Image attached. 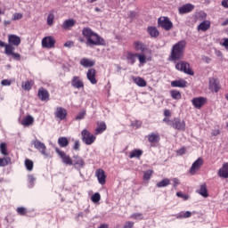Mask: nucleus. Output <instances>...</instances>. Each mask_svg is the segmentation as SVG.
I'll return each mask as SVG.
<instances>
[{
    "mask_svg": "<svg viewBox=\"0 0 228 228\" xmlns=\"http://www.w3.org/2000/svg\"><path fill=\"white\" fill-rule=\"evenodd\" d=\"M20 42V37L9 35L8 44L0 40V47H4V54H6V56H12L16 61H20V53H15V47H19Z\"/></svg>",
    "mask_w": 228,
    "mask_h": 228,
    "instance_id": "nucleus-1",
    "label": "nucleus"
},
{
    "mask_svg": "<svg viewBox=\"0 0 228 228\" xmlns=\"http://www.w3.org/2000/svg\"><path fill=\"white\" fill-rule=\"evenodd\" d=\"M82 35L86 38L87 45H106L104 38L93 31L89 27H86L82 29Z\"/></svg>",
    "mask_w": 228,
    "mask_h": 228,
    "instance_id": "nucleus-2",
    "label": "nucleus"
},
{
    "mask_svg": "<svg viewBox=\"0 0 228 228\" xmlns=\"http://www.w3.org/2000/svg\"><path fill=\"white\" fill-rule=\"evenodd\" d=\"M184 49H186L185 40H181L175 44L169 56L170 61H179V60H183L184 57Z\"/></svg>",
    "mask_w": 228,
    "mask_h": 228,
    "instance_id": "nucleus-3",
    "label": "nucleus"
},
{
    "mask_svg": "<svg viewBox=\"0 0 228 228\" xmlns=\"http://www.w3.org/2000/svg\"><path fill=\"white\" fill-rule=\"evenodd\" d=\"M176 70H180V72H184V74H188L189 76H193L194 72L191 68H190V63L181 61L175 64Z\"/></svg>",
    "mask_w": 228,
    "mask_h": 228,
    "instance_id": "nucleus-4",
    "label": "nucleus"
},
{
    "mask_svg": "<svg viewBox=\"0 0 228 228\" xmlns=\"http://www.w3.org/2000/svg\"><path fill=\"white\" fill-rule=\"evenodd\" d=\"M81 136L82 142L86 143V145H92L93 143L95 142L96 137L87 129L82 130Z\"/></svg>",
    "mask_w": 228,
    "mask_h": 228,
    "instance_id": "nucleus-5",
    "label": "nucleus"
},
{
    "mask_svg": "<svg viewBox=\"0 0 228 228\" xmlns=\"http://www.w3.org/2000/svg\"><path fill=\"white\" fill-rule=\"evenodd\" d=\"M55 152L58 154L59 158L61 159L62 163L64 165H68L69 167H72L74 165V161L72 160V158H70V155H68L65 153V151L60 150V148L56 147L55 148Z\"/></svg>",
    "mask_w": 228,
    "mask_h": 228,
    "instance_id": "nucleus-6",
    "label": "nucleus"
},
{
    "mask_svg": "<svg viewBox=\"0 0 228 228\" xmlns=\"http://www.w3.org/2000/svg\"><path fill=\"white\" fill-rule=\"evenodd\" d=\"M158 25L165 31H170L174 28V23L170 20L168 17H160L158 19Z\"/></svg>",
    "mask_w": 228,
    "mask_h": 228,
    "instance_id": "nucleus-7",
    "label": "nucleus"
},
{
    "mask_svg": "<svg viewBox=\"0 0 228 228\" xmlns=\"http://www.w3.org/2000/svg\"><path fill=\"white\" fill-rule=\"evenodd\" d=\"M171 127L176 131H186V121L181 119V118H174Z\"/></svg>",
    "mask_w": 228,
    "mask_h": 228,
    "instance_id": "nucleus-8",
    "label": "nucleus"
},
{
    "mask_svg": "<svg viewBox=\"0 0 228 228\" xmlns=\"http://www.w3.org/2000/svg\"><path fill=\"white\" fill-rule=\"evenodd\" d=\"M203 165H204V159L202 158H199L197 160H195L192 163L189 170V174H191V175H195V174H197V172H199V170L202 168Z\"/></svg>",
    "mask_w": 228,
    "mask_h": 228,
    "instance_id": "nucleus-9",
    "label": "nucleus"
},
{
    "mask_svg": "<svg viewBox=\"0 0 228 228\" xmlns=\"http://www.w3.org/2000/svg\"><path fill=\"white\" fill-rule=\"evenodd\" d=\"M41 44L44 49H53V47H54L56 45V40L53 37L48 36L42 39Z\"/></svg>",
    "mask_w": 228,
    "mask_h": 228,
    "instance_id": "nucleus-10",
    "label": "nucleus"
},
{
    "mask_svg": "<svg viewBox=\"0 0 228 228\" xmlns=\"http://www.w3.org/2000/svg\"><path fill=\"white\" fill-rule=\"evenodd\" d=\"M220 81H218L217 78L210 77L208 79V90L211 92H215L216 94H218L220 92Z\"/></svg>",
    "mask_w": 228,
    "mask_h": 228,
    "instance_id": "nucleus-11",
    "label": "nucleus"
},
{
    "mask_svg": "<svg viewBox=\"0 0 228 228\" xmlns=\"http://www.w3.org/2000/svg\"><path fill=\"white\" fill-rule=\"evenodd\" d=\"M71 86H73V88H77V90H80V88H85V82H83L81 77L74 76L71 78Z\"/></svg>",
    "mask_w": 228,
    "mask_h": 228,
    "instance_id": "nucleus-12",
    "label": "nucleus"
},
{
    "mask_svg": "<svg viewBox=\"0 0 228 228\" xmlns=\"http://www.w3.org/2000/svg\"><path fill=\"white\" fill-rule=\"evenodd\" d=\"M86 77L91 85H97V70L95 69H89L86 72Z\"/></svg>",
    "mask_w": 228,
    "mask_h": 228,
    "instance_id": "nucleus-13",
    "label": "nucleus"
},
{
    "mask_svg": "<svg viewBox=\"0 0 228 228\" xmlns=\"http://www.w3.org/2000/svg\"><path fill=\"white\" fill-rule=\"evenodd\" d=\"M67 110L63 107H57L54 112L55 118H58L59 120H65L67 118Z\"/></svg>",
    "mask_w": 228,
    "mask_h": 228,
    "instance_id": "nucleus-14",
    "label": "nucleus"
},
{
    "mask_svg": "<svg viewBox=\"0 0 228 228\" xmlns=\"http://www.w3.org/2000/svg\"><path fill=\"white\" fill-rule=\"evenodd\" d=\"M33 145L35 149H37V151H39V152H41V154H43V156H47V147H45V144L44 142L36 139L35 141H33Z\"/></svg>",
    "mask_w": 228,
    "mask_h": 228,
    "instance_id": "nucleus-15",
    "label": "nucleus"
},
{
    "mask_svg": "<svg viewBox=\"0 0 228 228\" xmlns=\"http://www.w3.org/2000/svg\"><path fill=\"white\" fill-rule=\"evenodd\" d=\"M192 105L194 106V108H196L197 110H200V108H202V106H204V104H206V102H208V99L200 96V97H195L191 100Z\"/></svg>",
    "mask_w": 228,
    "mask_h": 228,
    "instance_id": "nucleus-16",
    "label": "nucleus"
},
{
    "mask_svg": "<svg viewBox=\"0 0 228 228\" xmlns=\"http://www.w3.org/2000/svg\"><path fill=\"white\" fill-rule=\"evenodd\" d=\"M95 176L98 179V183L100 184H106V172H104V169L98 168L95 171Z\"/></svg>",
    "mask_w": 228,
    "mask_h": 228,
    "instance_id": "nucleus-17",
    "label": "nucleus"
},
{
    "mask_svg": "<svg viewBox=\"0 0 228 228\" xmlns=\"http://www.w3.org/2000/svg\"><path fill=\"white\" fill-rule=\"evenodd\" d=\"M37 97L40 101H43V102L49 101V97H50L49 91H47V89L44 87H40L37 92Z\"/></svg>",
    "mask_w": 228,
    "mask_h": 228,
    "instance_id": "nucleus-18",
    "label": "nucleus"
},
{
    "mask_svg": "<svg viewBox=\"0 0 228 228\" xmlns=\"http://www.w3.org/2000/svg\"><path fill=\"white\" fill-rule=\"evenodd\" d=\"M80 65L85 69H90L92 67H95V60L88 59V58H82L80 60Z\"/></svg>",
    "mask_w": 228,
    "mask_h": 228,
    "instance_id": "nucleus-19",
    "label": "nucleus"
},
{
    "mask_svg": "<svg viewBox=\"0 0 228 228\" xmlns=\"http://www.w3.org/2000/svg\"><path fill=\"white\" fill-rule=\"evenodd\" d=\"M195 5L191 4H186L181 7H179L178 12L181 15H184V13H190V12H193Z\"/></svg>",
    "mask_w": 228,
    "mask_h": 228,
    "instance_id": "nucleus-20",
    "label": "nucleus"
},
{
    "mask_svg": "<svg viewBox=\"0 0 228 228\" xmlns=\"http://www.w3.org/2000/svg\"><path fill=\"white\" fill-rule=\"evenodd\" d=\"M173 88H186L188 82L184 79L174 80L171 82Z\"/></svg>",
    "mask_w": 228,
    "mask_h": 228,
    "instance_id": "nucleus-21",
    "label": "nucleus"
},
{
    "mask_svg": "<svg viewBox=\"0 0 228 228\" xmlns=\"http://www.w3.org/2000/svg\"><path fill=\"white\" fill-rule=\"evenodd\" d=\"M133 47L135 51H140L141 53H145V51H147V45L143 44L142 41H134L133 43Z\"/></svg>",
    "mask_w": 228,
    "mask_h": 228,
    "instance_id": "nucleus-22",
    "label": "nucleus"
},
{
    "mask_svg": "<svg viewBox=\"0 0 228 228\" xmlns=\"http://www.w3.org/2000/svg\"><path fill=\"white\" fill-rule=\"evenodd\" d=\"M219 177L228 179V163H224L223 167L218 171Z\"/></svg>",
    "mask_w": 228,
    "mask_h": 228,
    "instance_id": "nucleus-23",
    "label": "nucleus"
},
{
    "mask_svg": "<svg viewBox=\"0 0 228 228\" xmlns=\"http://www.w3.org/2000/svg\"><path fill=\"white\" fill-rule=\"evenodd\" d=\"M148 142L150 143H159V141L161 140V137L159 136V134L151 133L148 134Z\"/></svg>",
    "mask_w": 228,
    "mask_h": 228,
    "instance_id": "nucleus-24",
    "label": "nucleus"
},
{
    "mask_svg": "<svg viewBox=\"0 0 228 228\" xmlns=\"http://www.w3.org/2000/svg\"><path fill=\"white\" fill-rule=\"evenodd\" d=\"M73 165L77 166L78 168H83L85 167V160L79 155L73 156Z\"/></svg>",
    "mask_w": 228,
    "mask_h": 228,
    "instance_id": "nucleus-25",
    "label": "nucleus"
},
{
    "mask_svg": "<svg viewBox=\"0 0 228 228\" xmlns=\"http://www.w3.org/2000/svg\"><path fill=\"white\" fill-rule=\"evenodd\" d=\"M106 123L104 121H101L97 123V127L95 129V134H102L104 131L107 129Z\"/></svg>",
    "mask_w": 228,
    "mask_h": 228,
    "instance_id": "nucleus-26",
    "label": "nucleus"
},
{
    "mask_svg": "<svg viewBox=\"0 0 228 228\" xmlns=\"http://www.w3.org/2000/svg\"><path fill=\"white\" fill-rule=\"evenodd\" d=\"M196 191L205 199H208V197H209V193H208V186L206 185V183L201 184L200 190Z\"/></svg>",
    "mask_w": 228,
    "mask_h": 228,
    "instance_id": "nucleus-27",
    "label": "nucleus"
},
{
    "mask_svg": "<svg viewBox=\"0 0 228 228\" xmlns=\"http://www.w3.org/2000/svg\"><path fill=\"white\" fill-rule=\"evenodd\" d=\"M138 58V53H133V52H127L126 60L130 65L136 63V59Z\"/></svg>",
    "mask_w": 228,
    "mask_h": 228,
    "instance_id": "nucleus-28",
    "label": "nucleus"
},
{
    "mask_svg": "<svg viewBox=\"0 0 228 228\" xmlns=\"http://www.w3.org/2000/svg\"><path fill=\"white\" fill-rule=\"evenodd\" d=\"M147 31L152 38H158L159 37V30L156 27H148Z\"/></svg>",
    "mask_w": 228,
    "mask_h": 228,
    "instance_id": "nucleus-29",
    "label": "nucleus"
},
{
    "mask_svg": "<svg viewBox=\"0 0 228 228\" xmlns=\"http://www.w3.org/2000/svg\"><path fill=\"white\" fill-rule=\"evenodd\" d=\"M143 154V151L140 150V149H134V151H132L129 154V158L130 159H133V158H136L137 159H140V158H142Z\"/></svg>",
    "mask_w": 228,
    "mask_h": 228,
    "instance_id": "nucleus-30",
    "label": "nucleus"
},
{
    "mask_svg": "<svg viewBox=\"0 0 228 228\" xmlns=\"http://www.w3.org/2000/svg\"><path fill=\"white\" fill-rule=\"evenodd\" d=\"M211 28V22L205 20L198 26V31H208Z\"/></svg>",
    "mask_w": 228,
    "mask_h": 228,
    "instance_id": "nucleus-31",
    "label": "nucleus"
},
{
    "mask_svg": "<svg viewBox=\"0 0 228 228\" xmlns=\"http://www.w3.org/2000/svg\"><path fill=\"white\" fill-rule=\"evenodd\" d=\"M74 26H76V20L73 19L66 20L62 23L63 29H70V28H74Z\"/></svg>",
    "mask_w": 228,
    "mask_h": 228,
    "instance_id": "nucleus-32",
    "label": "nucleus"
},
{
    "mask_svg": "<svg viewBox=\"0 0 228 228\" xmlns=\"http://www.w3.org/2000/svg\"><path fill=\"white\" fill-rule=\"evenodd\" d=\"M134 83H135V85H137V86H147V81H145V79H143L141 77H133Z\"/></svg>",
    "mask_w": 228,
    "mask_h": 228,
    "instance_id": "nucleus-33",
    "label": "nucleus"
},
{
    "mask_svg": "<svg viewBox=\"0 0 228 228\" xmlns=\"http://www.w3.org/2000/svg\"><path fill=\"white\" fill-rule=\"evenodd\" d=\"M33 122H35L33 116H27L21 120V125L26 126H33Z\"/></svg>",
    "mask_w": 228,
    "mask_h": 228,
    "instance_id": "nucleus-34",
    "label": "nucleus"
},
{
    "mask_svg": "<svg viewBox=\"0 0 228 228\" xmlns=\"http://www.w3.org/2000/svg\"><path fill=\"white\" fill-rule=\"evenodd\" d=\"M170 95L172 99H175V101H179L183 97V95L181 94V92H179L178 90H171Z\"/></svg>",
    "mask_w": 228,
    "mask_h": 228,
    "instance_id": "nucleus-35",
    "label": "nucleus"
},
{
    "mask_svg": "<svg viewBox=\"0 0 228 228\" xmlns=\"http://www.w3.org/2000/svg\"><path fill=\"white\" fill-rule=\"evenodd\" d=\"M58 144L62 148L69 147V139L67 137H59Z\"/></svg>",
    "mask_w": 228,
    "mask_h": 228,
    "instance_id": "nucleus-36",
    "label": "nucleus"
},
{
    "mask_svg": "<svg viewBox=\"0 0 228 228\" xmlns=\"http://www.w3.org/2000/svg\"><path fill=\"white\" fill-rule=\"evenodd\" d=\"M10 163H12V159L10 157L0 158V167H8Z\"/></svg>",
    "mask_w": 228,
    "mask_h": 228,
    "instance_id": "nucleus-37",
    "label": "nucleus"
},
{
    "mask_svg": "<svg viewBox=\"0 0 228 228\" xmlns=\"http://www.w3.org/2000/svg\"><path fill=\"white\" fill-rule=\"evenodd\" d=\"M170 184V179L164 178L162 181L157 183V188H165L167 186H169Z\"/></svg>",
    "mask_w": 228,
    "mask_h": 228,
    "instance_id": "nucleus-38",
    "label": "nucleus"
},
{
    "mask_svg": "<svg viewBox=\"0 0 228 228\" xmlns=\"http://www.w3.org/2000/svg\"><path fill=\"white\" fill-rule=\"evenodd\" d=\"M46 24L47 26H53L54 24V12H50L47 18H46Z\"/></svg>",
    "mask_w": 228,
    "mask_h": 228,
    "instance_id": "nucleus-39",
    "label": "nucleus"
},
{
    "mask_svg": "<svg viewBox=\"0 0 228 228\" xmlns=\"http://www.w3.org/2000/svg\"><path fill=\"white\" fill-rule=\"evenodd\" d=\"M191 216V212L186 211V212H180L178 215H176V218L181 220L183 218H190Z\"/></svg>",
    "mask_w": 228,
    "mask_h": 228,
    "instance_id": "nucleus-40",
    "label": "nucleus"
},
{
    "mask_svg": "<svg viewBox=\"0 0 228 228\" xmlns=\"http://www.w3.org/2000/svg\"><path fill=\"white\" fill-rule=\"evenodd\" d=\"M0 152L3 156H8V146L6 142H2L0 144Z\"/></svg>",
    "mask_w": 228,
    "mask_h": 228,
    "instance_id": "nucleus-41",
    "label": "nucleus"
},
{
    "mask_svg": "<svg viewBox=\"0 0 228 228\" xmlns=\"http://www.w3.org/2000/svg\"><path fill=\"white\" fill-rule=\"evenodd\" d=\"M33 85H34L33 80H30V81L28 80L24 84L21 85V88H23V90L29 91V90H31Z\"/></svg>",
    "mask_w": 228,
    "mask_h": 228,
    "instance_id": "nucleus-42",
    "label": "nucleus"
},
{
    "mask_svg": "<svg viewBox=\"0 0 228 228\" xmlns=\"http://www.w3.org/2000/svg\"><path fill=\"white\" fill-rule=\"evenodd\" d=\"M25 167H26L27 170H28V172H31V170H33V167H34L33 160L26 159H25Z\"/></svg>",
    "mask_w": 228,
    "mask_h": 228,
    "instance_id": "nucleus-43",
    "label": "nucleus"
},
{
    "mask_svg": "<svg viewBox=\"0 0 228 228\" xmlns=\"http://www.w3.org/2000/svg\"><path fill=\"white\" fill-rule=\"evenodd\" d=\"M137 58H138L139 63H141V65H145V63H147V57H145V54L137 53Z\"/></svg>",
    "mask_w": 228,
    "mask_h": 228,
    "instance_id": "nucleus-44",
    "label": "nucleus"
},
{
    "mask_svg": "<svg viewBox=\"0 0 228 228\" xmlns=\"http://www.w3.org/2000/svg\"><path fill=\"white\" fill-rule=\"evenodd\" d=\"M152 174H154V171L152 170H147L143 174V179L144 181H150L151 177H152Z\"/></svg>",
    "mask_w": 228,
    "mask_h": 228,
    "instance_id": "nucleus-45",
    "label": "nucleus"
},
{
    "mask_svg": "<svg viewBox=\"0 0 228 228\" xmlns=\"http://www.w3.org/2000/svg\"><path fill=\"white\" fill-rule=\"evenodd\" d=\"M16 213H18V215H20V216H25V215H27L28 213V210L24 207H20L17 208Z\"/></svg>",
    "mask_w": 228,
    "mask_h": 228,
    "instance_id": "nucleus-46",
    "label": "nucleus"
},
{
    "mask_svg": "<svg viewBox=\"0 0 228 228\" xmlns=\"http://www.w3.org/2000/svg\"><path fill=\"white\" fill-rule=\"evenodd\" d=\"M92 202L94 204H97L101 200V194L99 192H95L92 197H91Z\"/></svg>",
    "mask_w": 228,
    "mask_h": 228,
    "instance_id": "nucleus-47",
    "label": "nucleus"
},
{
    "mask_svg": "<svg viewBox=\"0 0 228 228\" xmlns=\"http://www.w3.org/2000/svg\"><path fill=\"white\" fill-rule=\"evenodd\" d=\"M131 218H134V220H143V215L135 213L131 216Z\"/></svg>",
    "mask_w": 228,
    "mask_h": 228,
    "instance_id": "nucleus-48",
    "label": "nucleus"
},
{
    "mask_svg": "<svg viewBox=\"0 0 228 228\" xmlns=\"http://www.w3.org/2000/svg\"><path fill=\"white\" fill-rule=\"evenodd\" d=\"M23 15L20 12H16L12 15V20H20L22 19Z\"/></svg>",
    "mask_w": 228,
    "mask_h": 228,
    "instance_id": "nucleus-49",
    "label": "nucleus"
},
{
    "mask_svg": "<svg viewBox=\"0 0 228 228\" xmlns=\"http://www.w3.org/2000/svg\"><path fill=\"white\" fill-rule=\"evenodd\" d=\"M176 196H178L180 199H183V200H188V199H190L189 195L183 194L181 191L176 192Z\"/></svg>",
    "mask_w": 228,
    "mask_h": 228,
    "instance_id": "nucleus-50",
    "label": "nucleus"
},
{
    "mask_svg": "<svg viewBox=\"0 0 228 228\" xmlns=\"http://www.w3.org/2000/svg\"><path fill=\"white\" fill-rule=\"evenodd\" d=\"M86 115V110H84L80 113H78V115L76 117V120H83V118H85Z\"/></svg>",
    "mask_w": 228,
    "mask_h": 228,
    "instance_id": "nucleus-51",
    "label": "nucleus"
},
{
    "mask_svg": "<svg viewBox=\"0 0 228 228\" xmlns=\"http://www.w3.org/2000/svg\"><path fill=\"white\" fill-rule=\"evenodd\" d=\"M134 222L133 221H128L126 222L123 228H134Z\"/></svg>",
    "mask_w": 228,
    "mask_h": 228,
    "instance_id": "nucleus-52",
    "label": "nucleus"
},
{
    "mask_svg": "<svg viewBox=\"0 0 228 228\" xmlns=\"http://www.w3.org/2000/svg\"><path fill=\"white\" fill-rule=\"evenodd\" d=\"M2 86H10L12 85V80L4 79L1 81Z\"/></svg>",
    "mask_w": 228,
    "mask_h": 228,
    "instance_id": "nucleus-53",
    "label": "nucleus"
},
{
    "mask_svg": "<svg viewBox=\"0 0 228 228\" xmlns=\"http://www.w3.org/2000/svg\"><path fill=\"white\" fill-rule=\"evenodd\" d=\"M80 147H81V143L79 142V140L75 141V143L73 146L74 151H79Z\"/></svg>",
    "mask_w": 228,
    "mask_h": 228,
    "instance_id": "nucleus-54",
    "label": "nucleus"
},
{
    "mask_svg": "<svg viewBox=\"0 0 228 228\" xmlns=\"http://www.w3.org/2000/svg\"><path fill=\"white\" fill-rule=\"evenodd\" d=\"M176 153L179 155V156H183V154H186V148L183 147L181 149H179Z\"/></svg>",
    "mask_w": 228,
    "mask_h": 228,
    "instance_id": "nucleus-55",
    "label": "nucleus"
},
{
    "mask_svg": "<svg viewBox=\"0 0 228 228\" xmlns=\"http://www.w3.org/2000/svg\"><path fill=\"white\" fill-rule=\"evenodd\" d=\"M223 40L224 42L221 43V45H223V47H224L226 51H228V38H224Z\"/></svg>",
    "mask_w": 228,
    "mask_h": 228,
    "instance_id": "nucleus-56",
    "label": "nucleus"
},
{
    "mask_svg": "<svg viewBox=\"0 0 228 228\" xmlns=\"http://www.w3.org/2000/svg\"><path fill=\"white\" fill-rule=\"evenodd\" d=\"M163 122H165V124H167V126H172V120H170V118H164Z\"/></svg>",
    "mask_w": 228,
    "mask_h": 228,
    "instance_id": "nucleus-57",
    "label": "nucleus"
},
{
    "mask_svg": "<svg viewBox=\"0 0 228 228\" xmlns=\"http://www.w3.org/2000/svg\"><path fill=\"white\" fill-rule=\"evenodd\" d=\"M164 116L167 118L172 117V112L170 111V110H164Z\"/></svg>",
    "mask_w": 228,
    "mask_h": 228,
    "instance_id": "nucleus-58",
    "label": "nucleus"
},
{
    "mask_svg": "<svg viewBox=\"0 0 228 228\" xmlns=\"http://www.w3.org/2000/svg\"><path fill=\"white\" fill-rule=\"evenodd\" d=\"M73 45H74V41H67L64 44V47H73Z\"/></svg>",
    "mask_w": 228,
    "mask_h": 228,
    "instance_id": "nucleus-59",
    "label": "nucleus"
},
{
    "mask_svg": "<svg viewBox=\"0 0 228 228\" xmlns=\"http://www.w3.org/2000/svg\"><path fill=\"white\" fill-rule=\"evenodd\" d=\"M173 183H174V188H177V186H179L180 184L178 178H173Z\"/></svg>",
    "mask_w": 228,
    "mask_h": 228,
    "instance_id": "nucleus-60",
    "label": "nucleus"
},
{
    "mask_svg": "<svg viewBox=\"0 0 228 228\" xmlns=\"http://www.w3.org/2000/svg\"><path fill=\"white\" fill-rule=\"evenodd\" d=\"M221 6H223V8H228V0H223L221 2Z\"/></svg>",
    "mask_w": 228,
    "mask_h": 228,
    "instance_id": "nucleus-61",
    "label": "nucleus"
},
{
    "mask_svg": "<svg viewBox=\"0 0 228 228\" xmlns=\"http://www.w3.org/2000/svg\"><path fill=\"white\" fill-rule=\"evenodd\" d=\"M218 134H220V130L212 131V136H218Z\"/></svg>",
    "mask_w": 228,
    "mask_h": 228,
    "instance_id": "nucleus-62",
    "label": "nucleus"
},
{
    "mask_svg": "<svg viewBox=\"0 0 228 228\" xmlns=\"http://www.w3.org/2000/svg\"><path fill=\"white\" fill-rule=\"evenodd\" d=\"M28 181H29L30 184H33V183H35V178L30 175V176L28 177Z\"/></svg>",
    "mask_w": 228,
    "mask_h": 228,
    "instance_id": "nucleus-63",
    "label": "nucleus"
},
{
    "mask_svg": "<svg viewBox=\"0 0 228 228\" xmlns=\"http://www.w3.org/2000/svg\"><path fill=\"white\" fill-rule=\"evenodd\" d=\"M222 26H228V19H226L223 23Z\"/></svg>",
    "mask_w": 228,
    "mask_h": 228,
    "instance_id": "nucleus-64",
    "label": "nucleus"
}]
</instances>
